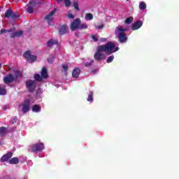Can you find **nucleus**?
<instances>
[{
  "label": "nucleus",
  "instance_id": "1",
  "mask_svg": "<svg viewBox=\"0 0 179 179\" xmlns=\"http://www.w3.org/2000/svg\"><path fill=\"white\" fill-rule=\"evenodd\" d=\"M118 50H120V48L115 47L114 42H108L104 45L99 46L94 57L96 61H101V59L106 58V55H104L103 52L110 55V54H113V52H115L118 51Z\"/></svg>",
  "mask_w": 179,
  "mask_h": 179
},
{
  "label": "nucleus",
  "instance_id": "2",
  "mask_svg": "<svg viewBox=\"0 0 179 179\" xmlns=\"http://www.w3.org/2000/svg\"><path fill=\"white\" fill-rule=\"evenodd\" d=\"M124 31H127V29H122L121 26L117 27L115 29V36L118 38L120 43L127 41V36Z\"/></svg>",
  "mask_w": 179,
  "mask_h": 179
},
{
  "label": "nucleus",
  "instance_id": "3",
  "mask_svg": "<svg viewBox=\"0 0 179 179\" xmlns=\"http://www.w3.org/2000/svg\"><path fill=\"white\" fill-rule=\"evenodd\" d=\"M48 78V74L47 73V69L43 68L41 71V76L40 74H35L34 79L38 82H41L43 79H47Z\"/></svg>",
  "mask_w": 179,
  "mask_h": 179
},
{
  "label": "nucleus",
  "instance_id": "4",
  "mask_svg": "<svg viewBox=\"0 0 179 179\" xmlns=\"http://www.w3.org/2000/svg\"><path fill=\"white\" fill-rule=\"evenodd\" d=\"M24 57L25 58V59H27V61L28 62H29L30 64H31V62H34V61H36V59H37V57L32 55L31 53L30 52V51H27L24 53Z\"/></svg>",
  "mask_w": 179,
  "mask_h": 179
},
{
  "label": "nucleus",
  "instance_id": "5",
  "mask_svg": "<svg viewBox=\"0 0 179 179\" xmlns=\"http://www.w3.org/2000/svg\"><path fill=\"white\" fill-rule=\"evenodd\" d=\"M55 10H53L48 15L46 16V20H48V23L50 26H54V17L52 16L55 15Z\"/></svg>",
  "mask_w": 179,
  "mask_h": 179
},
{
  "label": "nucleus",
  "instance_id": "6",
  "mask_svg": "<svg viewBox=\"0 0 179 179\" xmlns=\"http://www.w3.org/2000/svg\"><path fill=\"white\" fill-rule=\"evenodd\" d=\"M80 24V19L74 20L71 24V29L77 30L78 29H79Z\"/></svg>",
  "mask_w": 179,
  "mask_h": 179
},
{
  "label": "nucleus",
  "instance_id": "7",
  "mask_svg": "<svg viewBox=\"0 0 179 179\" xmlns=\"http://www.w3.org/2000/svg\"><path fill=\"white\" fill-rule=\"evenodd\" d=\"M26 85L27 89H29V92H33L34 89H36V82L33 80H27L26 83Z\"/></svg>",
  "mask_w": 179,
  "mask_h": 179
},
{
  "label": "nucleus",
  "instance_id": "8",
  "mask_svg": "<svg viewBox=\"0 0 179 179\" xmlns=\"http://www.w3.org/2000/svg\"><path fill=\"white\" fill-rule=\"evenodd\" d=\"M43 149H44V144L43 143L36 144L32 146L33 152H40L41 150H43Z\"/></svg>",
  "mask_w": 179,
  "mask_h": 179
},
{
  "label": "nucleus",
  "instance_id": "9",
  "mask_svg": "<svg viewBox=\"0 0 179 179\" xmlns=\"http://www.w3.org/2000/svg\"><path fill=\"white\" fill-rule=\"evenodd\" d=\"M6 17H12V19H17L19 15L13 14L12 10H7L6 12Z\"/></svg>",
  "mask_w": 179,
  "mask_h": 179
},
{
  "label": "nucleus",
  "instance_id": "10",
  "mask_svg": "<svg viewBox=\"0 0 179 179\" xmlns=\"http://www.w3.org/2000/svg\"><path fill=\"white\" fill-rule=\"evenodd\" d=\"M30 108V101H25L24 103L22 105V112L24 113H27Z\"/></svg>",
  "mask_w": 179,
  "mask_h": 179
},
{
  "label": "nucleus",
  "instance_id": "11",
  "mask_svg": "<svg viewBox=\"0 0 179 179\" xmlns=\"http://www.w3.org/2000/svg\"><path fill=\"white\" fill-rule=\"evenodd\" d=\"M142 24H143V22L142 21H137L133 24L131 29L138 30V29H141V27H142Z\"/></svg>",
  "mask_w": 179,
  "mask_h": 179
},
{
  "label": "nucleus",
  "instance_id": "12",
  "mask_svg": "<svg viewBox=\"0 0 179 179\" xmlns=\"http://www.w3.org/2000/svg\"><path fill=\"white\" fill-rule=\"evenodd\" d=\"M12 156H13L12 152L7 153L1 157V162H9V159L10 157H12Z\"/></svg>",
  "mask_w": 179,
  "mask_h": 179
},
{
  "label": "nucleus",
  "instance_id": "13",
  "mask_svg": "<svg viewBox=\"0 0 179 179\" xmlns=\"http://www.w3.org/2000/svg\"><path fill=\"white\" fill-rule=\"evenodd\" d=\"M15 78L12 75H8L6 77L3 78L4 83H10V82H13Z\"/></svg>",
  "mask_w": 179,
  "mask_h": 179
},
{
  "label": "nucleus",
  "instance_id": "14",
  "mask_svg": "<svg viewBox=\"0 0 179 179\" xmlns=\"http://www.w3.org/2000/svg\"><path fill=\"white\" fill-rule=\"evenodd\" d=\"M8 162L10 164H17V163H19V159H17V157H14L12 158L11 159H9Z\"/></svg>",
  "mask_w": 179,
  "mask_h": 179
},
{
  "label": "nucleus",
  "instance_id": "15",
  "mask_svg": "<svg viewBox=\"0 0 179 179\" xmlns=\"http://www.w3.org/2000/svg\"><path fill=\"white\" fill-rule=\"evenodd\" d=\"M79 73H80V69H75L73 71V78H78L79 76Z\"/></svg>",
  "mask_w": 179,
  "mask_h": 179
},
{
  "label": "nucleus",
  "instance_id": "16",
  "mask_svg": "<svg viewBox=\"0 0 179 179\" xmlns=\"http://www.w3.org/2000/svg\"><path fill=\"white\" fill-rule=\"evenodd\" d=\"M60 34H65L66 33V25H62L59 28Z\"/></svg>",
  "mask_w": 179,
  "mask_h": 179
},
{
  "label": "nucleus",
  "instance_id": "17",
  "mask_svg": "<svg viewBox=\"0 0 179 179\" xmlns=\"http://www.w3.org/2000/svg\"><path fill=\"white\" fill-rule=\"evenodd\" d=\"M23 34L22 31H18L12 34L11 37H20Z\"/></svg>",
  "mask_w": 179,
  "mask_h": 179
},
{
  "label": "nucleus",
  "instance_id": "18",
  "mask_svg": "<svg viewBox=\"0 0 179 179\" xmlns=\"http://www.w3.org/2000/svg\"><path fill=\"white\" fill-rule=\"evenodd\" d=\"M27 12L29 13H32V12H33V1L29 2V4L28 5V8H27Z\"/></svg>",
  "mask_w": 179,
  "mask_h": 179
},
{
  "label": "nucleus",
  "instance_id": "19",
  "mask_svg": "<svg viewBox=\"0 0 179 179\" xmlns=\"http://www.w3.org/2000/svg\"><path fill=\"white\" fill-rule=\"evenodd\" d=\"M85 20H93V14L87 13L85 16Z\"/></svg>",
  "mask_w": 179,
  "mask_h": 179
},
{
  "label": "nucleus",
  "instance_id": "20",
  "mask_svg": "<svg viewBox=\"0 0 179 179\" xmlns=\"http://www.w3.org/2000/svg\"><path fill=\"white\" fill-rule=\"evenodd\" d=\"M41 110V107H40L38 105H35L32 108V111H34V113H38V111H40Z\"/></svg>",
  "mask_w": 179,
  "mask_h": 179
},
{
  "label": "nucleus",
  "instance_id": "21",
  "mask_svg": "<svg viewBox=\"0 0 179 179\" xmlns=\"http://www.w3.org/2000/svg\"><path fill=\"white\" fill-rule=\"evenodd\" d=\"M139 8L141 9V10H145L146 9V3L145 2H141L139 4Z\"/></svg>",
  "mask_w": 179,
  "mask_h": 179
},
{
  "label": "nucleus",
  "instance_id": "22",
  "mask_svg": "<svg viewBox=\"0 0 179 179\" xmlns=\"http://www.w3.org/2000/svg\"><path fill=\"white\" fill-rule=\"evenodd\" d=\"M6 94V90L5 87L0 85V95Z\"/></svg>",
  "mask_w": 179,
  "mask_h": 179
},
{
  "label": "nucleus",
  "instance_id": "23",
  "mask_svg": "<svg viewBox=\"0 0 179 179\" xmlns=\"http://www.w3.org/2000/svg\"><path fill=\"white\" fill-rule=\"evenodd\" d=\"M55 44H57V41H54L52 39L48 42V47H52V45H55Z\"/></svg>",
  "mask_w": 179,
  "mask_h": 179
},
{
  "label": "nucleus",
  "instance_id": "24",
  "mask_svg": "<svg viewBox=\"0 0 179 179\" xmlns=\"http://www.w3.org/2000/svg\"><path fill=\"white\" fill-rule=\"evenodd\" d=\"M133 21H134V17H130L126 19L125 23L126 24H131V23H132Z\"/></svg>",
  "mask_w": 179,
  "mask_h": 179
},
{
  "label": "nucleus",
  "instance_id": "25",
  "mask_svg": "<svg viewBox=\"0 0 179 179\" xmlns=\"http://www.w3.org/2000/svg\"><path fill=\"white\" fill-rule=\"evenodd\" d=\"M6 132V129L5 127H1L0 129V136H3L5 135V133Z\"/></svg>",
  "mask_w": 179,
  "mask_h": 179
},
{
  "label": "nucleus",
  "instance_id": "26",
  "mask_svg": "<svg viewBox=\"0 0 179 179\" xmlns=\"http://www.w3.org/2000/svg\"><path fill=\"white\" fill-rule=\"evenodd\" d=\"M57 2H62V0H57ZM65 6H71V1L69 0H64Z\"/></svg>",
  "mask_w": 179,
  "mask_h": 179
},
{
  "label": "nucleus",
  "instance_id": "27",
  "mask_svg": "<svg viewBox=\"0 0 179 179\" xmlns=\"http://www.w3.org/2000/svg\"><path fill=\"white\" fill-rule=\"evenodd\" d=\"M80 30L83 29H87V24H85V23H80V26H79V28Z\"/></svg>",
  "mask_w": 179,
  "mask_h": 179
},
{
  "label": "nucleus",
  "instance_id": "28",
  "mask_svg": "<svg viewBox=\"0 0 179 179\" xmlns=\"http://www.w3.org/2000/svg\"><path fill=\"white\" fill-rule=\"evenodd\" d=\"M87 101H93V93L92 92L88 95Z\"/></svg>",
  "mask_w": 179,
  "mask_h": 179
},
{
  "label": "nucleus",
  "instance_id": "29",
  "mask_svg": "<svg viewBox=\"0 0 179 179\" xmlns=\"http://www.w3.org/2000/svg\"><path fill=\"white\" fill-rule=\"evenodd\" d=\"M66 15L69 19H73L75 17V15H72V13H71V11H69Z\"/></svg>",
  "mask_w": 179,
  "mask_h": 179
},
{
  "label": "nucleus",
  "instance_id": "30",
  "mask_svg": "<svg viewBox=\"0 0 179 179\" xmlns=\"http://www.w3.org/2000/svg\"><path fill=\"white\" fill-rule=\"evenodd\" d=\"M11 30L1 29L0 34H5V33H10Z\"/></svg>",
  "mask_w": 179,
  "mask_h": 179
},
{
  "label": "nucleus",
  "instance_id": "31",
  "mask_svg": "<svg viewBox=\"0 0 179 179\" xmlns=\"http://www.w3.org/2000/svg\"><path fill=\"white\" fill-rule=\"evenodd\" d=\"M113 59H114V56H110L106 60V62H108V64H110V62H113Z\"/></svg>",
  "mask_w": 179,
  "mask_h": 179
},
{
  "label": "nucleus",
  "instance_id": "32",
  "mask_svg": "<svg viewBox=\"0 0 179 179\" xmlns=\"http://www.w3.org/2000/svg\"><path fill=\"white\" fill-rule=\"evenodd\" d=\"M74 8H75L76 10H80L78 3H74Z\"/></svg>",
  "mask_w": 179,
  "mask_h": 179
},
{
  "label": "nucleus",
  "instance_id": "33",
  "mask_svg": "<svg viewBox=\"0 0 179 179\" xmlns=\"http://www.w3.org/2000/svg\"><path fill=\"white\" fill-rule=\"evenodd\" d=\"M15 76L16 78H18V76H22V73L19 71H15Z\"/></svg>",
  "mask_w": 179,
  "mask_h": 179
},
{
  "label": "nucleus",
  "instance_id": "34",
  "mask_svg": "<svg viewBox=\"0 0 179 179\" xmlns=\"http://www.w3.org/2000/svg\"><path fill=\"white\" fill-rule=\"evenodd\" d=\"M92 37L94 41H97V40H99V36H97V35H93Z\"/></svg>",
  "mask_w": 179,
  "mask_h": 179
},
{
  "label": "nucleus",
  "instance_id": "35",
  "mask_svg": "<svg viewBox=\"0 0 179 179\" xmlns=\"http://www.w3.org/2000/svg\"><path fill=\"white\" fill-rule=\"evenodd\" d=\"M62 68L64 71H68V64H62Z\"/></svg>",
  "mask_w": 179,
  "mask_h": 179
},
{
  "label": "nucleus",
  "instance_id": "36",
  "mask_svg": "<svg viewBox=\"0 0 179 179\" xmlns=\"http://www.w3.org/2000/svg\"><path fill=\"white\" fill-rule=\"evenodd\" d=\"M93 63V61H92L90 64H85V66H90V65H92Z\"/></svg>",
  "mask_w": 179,
  "mask_h": 179
},
{
  "label": "nucleus",
  "instance_id": "37",
  "mask_svg": "<svg viewBox=\"0 0 179 179\" xmlns=\"http://www.w3.org/2000/svg\"><path fill=\"white\" fill-rule=\"evenodd\" d=\"M103 25H101V26H99V27H96V29H103Z\"/></svg>",
  "mask_w": 179,
  "mask_h": 179
},
{
  "label": "nucleus",
  "instance_id": "38",
  "mask_svg": "<svg viewBox=\"0 0 179 179\" xmlns=\"http://www.w3.org/2000/svg\"><path fill=\"white\" fill-rule=\"evenodd\" d=\"M53 60H54V57H52V60H50V59H48V62L50 63V64H51L52 62H53Z\"/></svg>",
  "mask_w": 179,
  "mask_h": 179
},
{
  "label": "nucleus",
  "instance_id": "39",
  "mask_svg": "<svg viewBox=\"0 0 179 179\" xmlns=\"http://www.w3.org/2000/svg\"><path fill=\"white\" fill-rule=\"evenodd\" d=\"M101 41H102V42L106 41V38H101Z\"/></svg>",
  "mask_w": 179,
  "mask_h": 179
},
{
  "label": "nucleus",
  "instance_id": "40",
  "mask_svg": "<svg viewBox=\"0 0 179 179\" xmlns=\"http://www.w3.org/2000/svg\"><path fill=\"white\" fill-rule=\"evenodd\" d=\"M127 1H129V0H127Z\"/></svg>",
  "mask_w": 179,
  "mask_h": 179
},
{
  "label": "nucleus",
  "instance_id": "41",
  "mask_svg": "<svg viewBox=\"0 0 179 179\" xmlns=\"http://www.w3.org/2000/svg\"><path fill=\"white\" fill-rule=\"evenodd\" d=\"M0 66H1V64H0Z\"/></svg>",
  "mask_w": 179,
  "mask_h": 179
}]
</instances>
